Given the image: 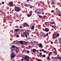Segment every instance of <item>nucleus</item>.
<instances>
[{"instance_id": "obj_1", "label": "nucleus", "mask_w": 61, "mask_h": 61, "mask_svg": "<svg viewBox=\"0 0 61 61\" xmlns=\"http://www.w3.org/2000/svg\"><path fill=\"white\" fill-rule=\"evenodd\" d=\"M14 10L16 12H19L20 10H22L20 9V8L19 7H15V8Z\"/></svg>"}, {"instance_id": "obj_2", "label": "nucleus", "mask_w": 61, "mask_h": 61, "mask_svg": "<svg viewBox=\"0 0 61 61\" xmlns=\"http://www.w3.org/2000/svg\"><path fill=\"white\" fill-rule=\"evenodd\" d=\"M57 33H56L55 34H53L52 36L53 37H55L54 39H56L57 37Z\"/></svg>"}, {"instance_id": "obj_3", "label": "nucleus", "mask_w": 61, "mask_h": 61, "mask_svg": "<svg viewBox=\"0 0 61 61\" xmlns=\"http://www.w3.org/2000/svg\"><path fill=\"white\" fill-rule=\"evenodd\" d=\"M40 35L41 36H43L44 37L46 36V35L44 32H41L40 33Z\"/></svg>"}, {"instance_id": "obj_4", "label": "nucleus", "mask_w": 61, "mask_h": 61, "mask_svg": "<svg viewBox=\"0 0 61 61\" xmlns=\"http://www.w3.org/2000/svg\"><path fill=\"white\" fill-rule=\"evenodd\" d=\"M13 2H10L9 4H8V5H9L10 7H13Z\"/></svg>"}, {"instance_id": "obj_5", "label": "nucleus", "mask_w": 61, "mask_h": 61, "mask_svg": "<svg viewBox=\"0 0 61 61\" xmlns=\"http://www.w3.org/2000/svg\"><path fill=\"white\" fill-rule=\"evenodd\" d=\"M29 25H28L27 23H24L23 24V26L24 27H29Z\"/></svg>"}, {"instance_id": "obj_6", "label": "nucleus", "mask_w": 61, "mask_h": 61, "mask_svg": "<svg viewBox=\"0 0 61 61\" xmlns=\"http://www.w3.org/2000/svg\"><path fill=\"white\" fill-rule=\"evenodd\" d=\"M16 47L14 45H12L11 47V49L12 50H13V48H16Z\"/></svg>"}, {"instance_id": "obj_7", "label": "nucleus", "mask_w": 61, "mask_h": 61, "mask_svg": "<svg viewBox=\"0 0 61 61\" xmlns=\"http://www.w3.org/2000/svg\"><path fill=\"white\" fill-rule=\"evenodd\" d=\"M15 55L14 54L11 56V57L13 58H14L15 57Z\"/></svg>"}, {"instance_id": "obj_8", "label": "nucleus", "mask_w": 61, "mask_h": 61, "mask_svg": "<svg viewBox=\"0 0 61 61\" xmlns=\"http://www.w3.org/2000/svg\"><path fill=\"white\" fill-rule=\"evenodd\" d=\"M39 47H41V48H42L43 46H42V44L41 43H40L39 44Z\"/></svg>"}, {"instance_id": "obj_9", "label": "nucleus", "mask_w": 61, "mask_h": 61, "mask_svg": "<svg viewBox=\"0 0 61 61\" xmlns=\"http://www.w3.org/2000/svg\"><path fill=\"white\" fill-rule=\"evenodd\" d=\"M45 30L46 32H48L49 31V29L47 28H45Z\"/></svg>"}, {"instance_id": "obj_10", "label": "nucleus", "mask_w": 61, "mask_h": 61, "mask_svg": "<svg viewBox=\"0 0 61 61\" xmlns=\"http://www.w3.org/2000/svg\"><path fill=\"white\" fill-rule=\"evenodd\" d=\"M55 2L54 1H52L51 3V5H55Z\"/></svg>"}, {"instance_id": "obj_11", "label": "nucleus", "mask_w": 61, "mask_h": 61, "mask_svg": "<svg viewBox=\"0 0 61 61\" xmlns=\"http://www.w3.org/2000/svg\"><path fill=\"white\" fill-rule=\"evenodd\" d=\"M20 43L21 44V45H22L24 44V42H23V41H20Z\"/></svg>"}, {"instance_id": "obj_12", "label": "nucleus", "mask_w": 61, "mask_h": 61, "mask_svg": "<svg viewBox=\"0 0 61 61\" xmlns=\"http://www.w3.org/2000/svg\"><path fill=\"white\" fill-rule=\"evenodd\" d=\"M19 31V29H15V32H17V31Z\"/></svg>"}, {"instance_id": "obj_13", "label": "nucleus", "mask_w": 61, "mask_h": 61, "mask_svg": "<svg viewBox=\"0 0 61 61\" xmlns=\"http://www.w3.org/2000/svg\"><path fill=\"white\" fill-rule=\"evenodd\" d=\"M32 51L33 52H36L37 51V50L36 49H33L32 50Z\"/></svg>"}, {"instance_id": "obj_14", "label": "nucleus", "mask_w": 61, "mask_h": 61, "mask_svg": "<svg viewBox=\"0 0 61 61\" xmlns=\"http://www.w3.org/2000/svg\"><path fill=\"white\" fill-rule=\"evenodd\" d=\"M33 13V12H32V11H31L29 13L30 15V14H31L30 15H32V13Z\"/></svg>"}, {"instance_id": "obj_15", "label": "nucleus", "mask_w": 61, "mask_h": 61, "mask_svg": "<svg viewBox=\"0 0 61 61\" xmlns=\"http://www.w3.org/2000/svg\"><path fill=\"white\" fill-rule=\"evenodd\" d=\"M52 27H53L54 28H56V27L55 25L52 26Z\"/></svg>"}, {"instance_id": "obj_16", "label": "nucleus", "mask_w": 61, "mask_h": 61, "mask_svg": "<svg viewBox=\"0 0 61 61\" xmlns=\"http://www.w3.org/2000/svg\"><path fill=\"white\" fill-rule=\"evenodd\" d=\"M23 51V52H24V53H26V51H26L25 49H24Z\"/></svg>"}, {"instance_id": "obj_17", "label": "nucleus", "mask_w": 61, "mask_h": 61, "mask_svg": "<svg viewBox=\"0 0 61 61\" xmlns=\"http://www.w3.org/2000/svg\"><path fill=\"white\" fill-rule=\"evenodd\" d=\"M58 57H55L53 58V59H58Z\"/></svg>"}, {"instance_id": "obj_18", "label": "nucleus", "mask_w": 61, "mask_h": 61, "mask_svg": "<svg viewBox=\"0 0 61 61\" xmlns=\"http://www.w3.org/2000/svg\"><path fill=\"white\" fill-rule=\"evenodd\" d=\"M34 27H35V26H33L31 27L32 30H33V29H34Z\"/></svg>"}, {"instance_id": "obj_19", "label": "nucleus", "mask_w": 61, "mask_h": 61, "mask_svg": "<svg viewBox=\"0 0 61 61\" xmlns=\"http://www.w3.org/2000/svg\"><path fill=\"white\" fill-rule=\"evenodd\" d=\"M51 23H52L51 22H46V24H51Z\"/></svg>"}, {"instance_id": "obj_20", "label": "nucleus", "mask_w": 61, "mask_h": 61, "mask_svg": "<svg viewBox=\"0 0 61 61\" xmlns=\"http://www.w3.org/2000/svg\"><path fill=\"white\" fill-rule=\"evenodd\" d=\"M42 12H37V13L38 15H40V13H41Z\"/></svg>"}, {"instance_id": "obj_21", "label": "nucleus", "mask_w": 61, "mask_h": 61, "mask_svg": "<svg viewBox=\"0 0 61 61\" xmlns=\"http://www.w3.org/2000/svg\"><path fill=\"white\" fill-rule=\"evenodd\" d=\"M38 16H39V17L40 18H42V16L40 15H37Z\"/></svg>"}, {"instance_id": "obj_22", "label": "nucleus", "mask_w": 61, "mask_h": 61, "mask_svg": "<svg viewBox=\"0 0 61 61\" xmlns=\"http://www.w3.org/2000/svg\"><path fill=\"white\" fill-rule=\"evenodd\" d=\"M24 5L26 6H28V4H25Z\"/></svg>"}, {"instance_id": "obj_23", "label": "nucleus", "mask_w": 61, "mask_h": 61, "mask_svg": "<svg viewBox=\"0 0 61 61\" xmlns=\"http://www.w3.org/2000/svg\"><path fill=\"white\" fill-rule=\"evenodd\" d=\"M59 33L57 34V35H56V36L58 37H59Z\"/></svg>"}, {"instance_id": "obj_24", "label": "nucleus", "mask_w": 61, "mask_h": 61, "mask_svg": "<svg viewBox=\"0 0 61 61\" xmlns=\"http://www.w3.org/2000/svg\"><path fill=\"white\" fill-rule=\"evenodd\" d=\"M26 34V32L25 31V32H24V35H25V34Z\"/></svg>"}, {"instance_id": "obj_25", "label": "nucleus", "mask_w": 61, "mask_h": 61, "mask_svg": "<svg viewBox=\"0 0 61 61\" xmlns=\"http://www.w3.org/2000/svg\"><path fill=\"white\" fill-rule=\"evenodd\" d=\"M26 31H27V32H30V31L29 30H26Z\"/></svg>"}, {"instance_id": "obj_26", "label": "nucleus", "mask_w": 61, "mask_h": 61, "mask_svg": "<svg viewBox=\"0 0 61 61\" xmlns=\"http://www.w3.org/2000/svg\"><path fill=\"white\" fill-rule=\"evenodd\" d=\"M54 53H55V55H57V52H54Z\"/></svg>"}, {"instance_id": "obj_27", "label": "nucleus", "mask_w": 61, "mask_h": 61, "mask_svg": "<svg viewBox=\"0 0 61 61\" xmlns=\"http://www.w3.org/2000/svg\"><path fill=\"white\" fill-rule=\"evenodd\" d=\"M47 60H48L49 59H50V58L49 57V56H48L47 58Z\"/></svg>"}, {"instance_id": "obj_28", "label": "nucleus", "mask_w": 61, "mask_h": 61, "mask_svg": "<svg viewBox=\"0 0 61 61\" xmlns=\"http://www.w3.org/2000/svg\"><path fill=\"white\" fill-rule=\"evenodd\" d=\"M58 58H59L60 60H61V57H58Z\"/></svg>"}, {"instance_id": "obj_29", "label": "nucleus", "mask_w": 61, "mask_h": 61, "mask_svg": "<svg viewBox=\"0 0 61 61\" xmlns=\"http://www.w3.org/2000/svg\"><path fill=\"white\" fill-rule=\"evenodd\" d=\"M26 52L28 54H29V53H30V51H26Z\"/></svg>"}, {"instance_id": "obj_30", "label": "nucleus", "mask_w": 61, "mask_h": 61, "mask_svg": "<svg viewBox=\"0 0 61 61\" xmlns=\"http://www.w3.org/2000/svg\"><path fill=\"white\" fill-rule=\"evenodd\" d=\"M44 53H46V51H44Z\"/></svg>"}, {"instance_id": "obj_31", "label": "nucleus", "mask_w": 61, "mask_h": 61, "mask_svg": "<svg viewBox=\"0 0 61 61\" xmlns=\"http://www.w3.org/2000/svg\"><path fill=\"white\" fill-rule=\"evenodd\" d=\"M52 54V52H51L50 53H49L48 54V55H51V54Z\"/></svg>"}, {"instance_id": "obj_32", "label": "nucleus", "mask_w": 61, "mask_h": 61, "mask_svg": "<svg viewBox=\"0 0 61 61\" xmlns=\"http://www.w3.org/2000/svg\"><path fill=\"white\" fill-rule=\"evenodd\" d=\"M42 56H43V57H46V56H45L44 55H43Z\"/></svg>"}, {"instance_id": "obj_33", "label": "nucleus", "mask_w": 61, "mask_h": 61, "mask_svg": "<svg viewBox=\"0 0 61 61\" xmlns=\"http://www.w3.org/2000/svg\"><path fill=\"white\" fill-rule=\"evenodd\" d=\"M27 16L28 17H30L31 16L29 15H28Z\"/></svg>"}, {"instance_id": "obj_34", "label": "nucleus", "mask_w": 61, "mask_h": 61, "mask_svg": "<svg viewBox=\"0 0 61 61\" xmlns=\"http://www.w3.org/2000/svg\"><path fill=\"white\" fill-rule=\"evenodd\" d=\"M59 42H61V38H60L59 40Z\"/></svg>"}, {"instance_id": "obj_35", "label": "nucleus", "mask_w": 61, "mask_h": 61, "mask_svg": "<svg viewBox=\"0 0 61 61\" xmlns=\"http://www.w3.org/2000/svg\"><path fill=\"white\" fill-rule=\"evenodd\" d=\"M24 59H25H25H27V58H26V57H25L24 58Z\"/></svg>"}, {"instance_id": "obj_36", "label": "nucleus", "mask_w": 61, "mask_h": 61, "mask_svg": "<svg viewBox=\"0 0 61 61\" xmlns=\"http://www.w3.org/2000/svg\"><path fill=\"white\" fill-rule=\"evenodd\" d=\"M54 11L52 10H51V13H54Z\"/></svg>"}, {"instance_id": "obj_37", "label": "nucleus", "mask_w": 61, "mask_h": 61, "mask_svg": "<svg viewBox=\"0 0 61 61\" xmlns=\"http://www.w3.org/2000/svg\"><path fill=\"white\" fill-rule=\"evenodd\" d=\"M24 42H25V44H27V42H26V41H24Z\"/></svg>"}, {"instance_id": "obj_38", "label": "nucleus", "mask_w": 61, "mask_h": 61, "mask_svg": "<svg viewBox=\"0 0 61 61\" xmlns=\"http://www.w3.org/2000/svg\"><path fill=\"white\" fill-rule=\"evenodd\" d=\"M25 36L26 37H27V34H26L25 35Z\"/></svg>"}, {"instance_id": "obj_39", "label": "nucleus", "mask_w": 61, "mask_h": 61, "mask_svg": "<svg viewBox=\"0 0 61 61\" xmlns=\"http://www.w3.org/2000/svg\"><path fill=\"white\" fill-rule=\"evenodd\" d=\"M30 8H32V6H30Z\"/></svg>"}, {"instance_id": "obj_40", "label": "nucleus", "mask_w": 61, "mask_h": 61, "mask_svg": "<svg viewBox=\"0 0 61 61\" xmlns=\"http://www.w3.org/2000/svg\"><path fill=\"white\" fill-rule=\"evenodd\" d=\"M17 37H19V35H17Z\"/></svg>"}, {"instance_id": "obj_41", "label": "nucleus", "mask_w": 61, "mask_h": 61, "mask_svg": "<svg viewBox=\"0 0 61 61\" xmlns=\"http://www.w3.org/2000/svg\"><path fill=\"white\" fill-rule=\"evenodd\" d=\"M44 24H45L46 25H47V24H46V23L45 22L44 23Z\"/></svg>"}, {"instance_id": "obj_42", "label": "nucleus", "mask_w": 61, "mask_h": 61, "mask_svg": "<svg viewBox=\"0 0 61 61\" xmlns=\"http://www.w3.org/2000/svg\"><path fill=\"white\" fill-rule=\"evenodd\" d=\"M48 15H49V16H51V14H48Z\"/></svg>"}, {"instance_id": "obj_43", "label": "nucleus", "mask_w": 61, "mask_h": 61, "mask_svg": "<svg viewBox=\"0 0 61 61\" xmlns=\"http://www.w3.org/2000/svg\"><path fill=\"white\" fill-rule=\"evenodd\" d=\"M40 56H42V53L41 52L40 53Z\"/></svg>"}, {"instance_id": "obj_44", "label": "nucleus", "mask_w": 61, "mask_h": 61, "mask_svg": "<svg viewBox=\"0 0 61 61\" xmlns=\"http://www.w3.org/2000/svg\"><path fill=\"white\" fill-rule=\"evenodd\" d=\"M5 4V2H2V4Z\"/></svg>"}, {"instance_id": "obj_45", "label": "nucleus", "mask_w": 61, "mask_h": 61, "mask_svg": "<svg viewBox=\"0 0 61 61\" xmlns=\"http://www.w3.org/2000/svg\"><path fill=\"white\" fill-rule=\"evenodd\" d=\"M48 33H47L46 34V36H48Z\"/></svg>"}, {"instance_id": "obj_46", "label": "nucleus", "mask_w": 61, "mask_h": 61, "mask_svg": "<svg viewBox=\"0 0 61 61\" xmlns=\"http://www.w3.org/2000/svg\"><path fill=\"white\" fill-rule=\"evenodd\" d=\"M16 53H18V52L17 51H16Z\"/></svg>"}, {"instance_id": "obj_47", "label": "nucleus", "mask_w": 61, "mask_h": 61, "mask_svg": "<svg viewBox=\"0 0 61 61\" xmlns=\"http://www.w3.org/2000/svg\"><path fill=\"white\" fill-rule=\"evenodd\" d=\"M51 44H53V42H51Z\"/></svg>"}, {"instance_id": "obj_48", "label": "nucleus", "mask_w": 61, "mask_h": 61, "mask_svg": "<svg viewBox=\"0 0 61 61\" xmlns=\"http://www.w3.org/2000/svg\"><path fill=\"white\" fill-rule=\"evenodd\" d=\"M21 61H24V59H21Z\"/></svg>"}, {"instance_id": "obj_49", "label": "nucleus", "mask_w": 61, "mask_h": 61, "mask_svg": "<svg viewBox=\"0 0 61 61\" xmlns=\"http://www.w3.org/2000/svg\"><path fill=\"white\" fill-rule=\"evenodd\" d=\"M38 61H41V60L38 59Z\"/></svg>"}, {"instance_id": "obj_50", "label": "nucleus", "mask_w": 61, "mask_h": 61, "mask_svg": "<svg viewBox=\"0 0 61 61\" xmlns=\"http://www.w3.org/2000/svg\"><path fill=\"white\" fill-rule=\"evenodd\" d=\"M42 51H44V49H42Z\"/></svg>"}, {"instance_id": "obj_51", "label": "nucleus", "mask_w": 61, "mask_h": 61, "mask_svg": "<svg viewBox=\"0 0 61 61\" xmlns=\"http://www.w3.org/2000/svg\"><path fill=\"white\" fill-rule=\"evenodd\" d=\"M20 28H22V27H21V26L20 27Z\"/></svg>"}, {"instance_id": "obj_52", "label": "nucleus", "mask_w": 61, "mask_h": 61, "mask_svg": "<svg viewBox=\"0 0 61 61\" xmlns=\"http://www.w3.org/2000/svg\"><path fill=\"white\" fill-rule=\"evenodd\" d=\"M36 11V10H35V12L36 13V11Z\"/></svg>"}, {"instance_id": "obj_53", "label": "nucleus", "mask_w": 61, "mask_h": 61, "mask_svg": "<svg viewBox=\"0 0 61 61\" xmlns=\"http://www.w3.org/2000/svg\"><path fill=\"white\" fill-rule=\"evenodd\" d=\"M54 50H56V48H55L54 49Z\"/></svg>"}, {"instance_id": "obj_54", "label": "nucleus", "mask_w": 61, "mask_h": 61, "mask_svg": "<svg viewBox=\"0 0 61 61\" xmlns=\"http://www.w3.org/2000/svg\"><path fill=\"white\" fill-rule=\"evenodd\" d=\"M54 24V23H51V24H52V25L53 24Z\"/></svg>"}, {"instance_id": "obj_55", "label": "nucleus", "mask_w": 61, "mask_h": 61, "mask_svg": "<svg viewBox=\"0 0 61 61\" xmlns=\"http://www.w3.org/2000/svg\"><path fill=\"white\" fill-rule=\"evenodd\" d=\"M27 1L28 2L29 1V0H27Z\"/></svg>"}, {"instance_id": "obj_56", "label": "nucleus", "mask_w": 61, "mask_h": 61, "mask_svg": "<svg viewBox=\"0 0 61 61\" xmlns=\"http://www.w3.org/2000/svg\"><path fill=\"white\" fill-rule=\"evenodd\" d=\"M59 16H61V15H59Z\"/></svg>"}, {"instance_id": "obj_57", "label": "nucleus", "mask_w": 61, "mask_h": 61, "mask_svg": "<svg viewBox=\"0 0 61 61\" xmlns=\"http://www.w3.org/2000/svg\"><path fill=\"white\" fill-rule=\"evenodd\" d=\"M17 42H18V43H20V41H17Z\"/></svg>"}, {"instance_id": "obj_58", "label": "nucleus", "mask_w": 61, "mask_h": 61, "mask_svg": "<svg viewBox=\"0 0 61 61\" xmlns=\"http://www.w3.org/2000/svg\"><path fill=\"white\" fill-rule=\"evenodd\" d=\"M45 17H46V16H45L44 17V18H45Z\"/></svg>"}, {"instance_id": "obj_59", "label": "nucleus", "mask_w": 61, "mask_h": 61, "mask_svg": "<svg viewBox=\"0 0 61 61\" xmlns=\"http://www.w3.org/2000/svg\"><path fill=\"white\" fill-rule=\"evenodd\" d=\"M31 36H32V37L33 36V35H31Z\"/></svg>"}, {"instance_id": "obj_60", "label": "nucleus", "mask_w": 61, "mask_h": 61, "mask_svg": "<svg viewBox=\"0 0 61 61\" xmlns=\"http://www.w3.org/2000/svg\"><path fill=\"white\" fill-rule=\"evenodd\" d=\"M48 56H50V55H49Z\"/></svg>"}, {"instance_id": "obj_61", "label": "nucleus", "mask_w": 61, "mask_h": 61, "mask_svg": "<svg viewBox=\"0 0 61 61\" xmlns=\"http://www.w3.org/2000/svg\"><path fill=\"white\" fill-rule=\"evenodd\" d=\"M7 14H9V12H8L7 13Z\"/></svg>"}, {"instance_id": "obj_62", "label": "nucleus", "mask_w": 61, "mask_h": 61, "mask_svg": "<svg viewBox=\"0 0 61 61\" xmlns=\"http://www.w3.org/2000/svg\"><path fill=\"white\" fill-rule=\"evenodd\" d=\"M42 1H41V3H42Z\"/></svg>"}, {"instance_id": "obj_63", "label": "nucleus", "mask_w": 61, "mask_h": 61, "mask_svg": "<svg viewBox=\"0 0 61 61\" xmlns=\"http://www.w3.org/2000/svg\"><path fill=\"white\" fill-rule=\"evenodd\" d=\"M39 51H41V50H40Z\"/></svg>"}, {"instance_id": "obj_64", "label": "nucleus", "mask_w": 61, "mask_h": 61, "mask_svg": "<svg viewBox=\"0 0 61 61\" xmlns=\"http://www.w3.org/2000/svg\"><path fill=\"white\" fill-rule=\"evenodd\" d=\"M37 58H36V60H37Z\"/></svg>"}]
</instances>
